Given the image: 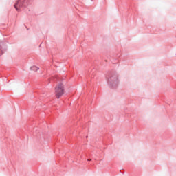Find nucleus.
<instances>
[{
  "mask_svg": "<svg viewBox=\"0 0 176 176\" xmlns=\"http://www.w3.org/2000/svg\"><path fill=\"white\" fill-rule=\"evenodd\" d=\"M20 6H21V4H20V1H17L14 5L16 10L19 11V8H20Z\"/></svg>",
  "mask_w": 176,
  "mask_h": 176,
  "instance_id": "f03ea898",
  "label": "nucleus"
},
{
  "mask_svg": "<svg viewBox=\"0 0 176 176\" xmlns=\"http://www.w3.org/2000/svg\"><path fill=\"white\" fill-rule=\"evenodd\" d=\"M64 92L65 88L63 83H59L55 87L54 94L56 98H60V97H63V96L64 95Z\"/></svg>",
  "mask_w": 176,
  "mask_h": 176,
  "instance_id": "f257e3e1",
  "label": "nucleus"
},
{
  "mask_svg": "<svg viewBox=\"0 0 176 176\" xmlns=\"http://www.w3.org/2000/svg\"><path fill=\"white\" fill-rule=\"evenodd\" d=\"M31 71H38L39 69V67L36 66H32L30 67Z\"/></svg>",
  "mask_w": 176,
  "mask_h": 176,
  "instance_id": "7ed1b4c3",
  "label": "nucleus"
}]
</instances>
